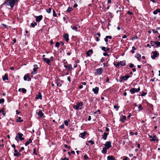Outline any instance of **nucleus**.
Masks as SVG:
<instances>
[{
    "instance_id": "1",
    "label": "nucleus",
    "mask_w": 160,
    "mask_h": 160,
    "mask_svg": "<svg viewBox=\"0 0 160 160\" xmlns=\"http://www.w3.org/2000/svg\"><path fill=\"white\" fill-rule=\"evenodd\" d=\"M18 0H5L2 4L3 5L10 6L12 8L15 4L17 3Z\"/></svg>"
},
{
    "instance_id": "2",
    "label": "nucleus",
    "mask_w": 160,
    "mask_h": 160,
    "mask_svg": "<svg viewBox=\"0 0 160 160\" xmlns=\"http://www.w3.org/2000/svg\"><path fill=\"white\" fill-rule=\"evenodd\" d=\"M23 134L21 133H18L15 137V140L18 142L19 140L21 141L24 139V138H23Z\"/></svg>"
},
{
    "instance_id": "3",
    "label": "nucleus",
    "mask_w": 160,
    "mask_h": 160,
    "mask_svg": "<svg viewBox=\"0 0 160 160\" xmlns=\"http://www.w3.org/2000/svg\"><path fill=\"white\" fill-rule=\"evenodd\" d=\"M53 57L52 56H51L49 59L45 58H43L42 59L43 61L46 62L49 66H50L51 65V61L53 60Z\"/></svg>"
},
{
    "instance_id": "4",
    "label": "nucleus",
    "mask_w": 160,
    "mask_h": 160,
    "mask_svg": "<svg viewBox=\"0 0 160 160\" xmlns=\"http://www.w3.org/2000/svg\"><path fill=\"white\" fill-rule=\"evenodd\" d=\"M83 105V104L82 102H80L78 103H77L76 105L73 107V108L76 110H78L79 108L81 109L82 108H79L80 107H82Z\"/></svg>"
},
{
    "instance_id": "5",
    "label": "nucleus",
    "mask_w": 160,
    "mask_h": 160,
    "mask_svg": "<svg viewBox=\"0 0 160 160\" xmlns=\"http://www.w3.org/2000/svg\"><path fill=\"white\" fill-rule=\"evenodd\" d=\"M152 53L153 54L151 56V58L153 59H155L156 57H158L159 55V53L156 51H153Z\"/></svg>"
},
{
    "instance_id": "6",
    "label": "nucleus",
    "mask_w": 160,
    "mask_h": 160,
    "mask_svg": "<svg viewBox=\"0 0 160 160\" xmlns=\"http://www.w3.org/2000/svg\"><path fill=\"white\" fill-rule=\"evenodd\" d=\"M140 90V88L139 87L137 89L135 88H132L130 90V92L132 94H134L136 92H139Z\"/></svg>"
},
{
    "instance_id": "7",
    "label": "nucleus",
    "mask_w": 160,
    "mask_h": 160,
    "mask_svg": "<svg viewBox=\"0 0 160 160\" xmlns=\"http://www.w3.org/2000/svg\"><path fill=\"white\" fill-rule=\"evenodd\" d=\"M104 146L106 148L108 149L112 147L111 142L110 141L107 142L104 144Z\"/></svg>"
},
{
    "instance_id": "8",
    "label": "nucleus",
    "mask_w": 160,
    "mask_h": 160,
    "mask_svg": "<svg viewBox=\"0 0 160 160\" xmlns=\"http://www.w3.org/2000/svg\"><path fill=\"white\" fill-rule=\"evenodd\" d=\"M103 69L102 68H100L96 69V73L97 74L101 75L102 73Z\"/></svg>"
},
{
    "instance_id": "9",
    "label": "nucleus",
    "mask_w": 160,
    "mask_h": 160,
    "mask_svg": "<svg viewBox=\"0 0 160 160\" xmlns=\"http://www.w3.org/2000/svg\"><path fill=\"white\" fill-rule=\"evenodd\" d=\"M42 16L41 15L38 16H35L36 21L37 22H39L42 18Z\"/></svg>"
},
{
    "instance_id": "10",
    "label": "nucleus",
    "mask_w": 160,
    "mask_h": 160,
    "mask_svg": "<svg viewBox=\"0 0 160 160\" xmlns=\"http://www.w3.org/2000/svg\"><path fill=\"white\" fill-rule=\"evenodd\" d=\"M33 66L34 67V68L33 69V72H32V73L33 74H35L37 73L36 70L38 68V67L37 65H34Z\"/></svg>"
},
{
    "instance_id": "11",
    "label": "nucleus",
    "mask_w": 160,
    "mask_h": 160,
    "mask_svg": "<svg viewBox=\"0 0 160 160\" xmlns=\"http://www.w3.org/2000/svg\"><path fill=\"white\" fill-rule=\"evenodd\" d=\"M35 98L36 99H40L41 100H42V96L41 93L40 92H38V94L37 95V96L35 97Z\"/></svg>"
},
{
    "instance_id": "12",
    "label": "nucleus",
    "mask_w": 160,
    "mask_h": 160,
    "mask_svg": "<svg viewBox=\"0 0 160 160\" xmlns=\"http://www.w3.org/2000/svg\"><path fill=\"white\" fill-rule=\"evenodd\" d=\"M86 131H84L83 132L79 134V136L84 139L86 137Z\"/></svg>"
},
{
    "instance_id": "13",
    "label": "nucleus",
    "mask_w": 160,
    "mask_h": 160,
    "mask_svg": "<svg viewBox=\"0 0 160 160\" xmlns=\"http://www.w3.org/2000/svg\"><path fill=\"white\" fill-rule=\"evenodd\" d=\"M64 38L65 39V41L66 42H68L69 40V35L68 34L65 33L63 35Z\"/></svg>"
},
{
    "instance_id": "14",
    "label": "nucleus",
    "mask_w": 160,
    "mask_h": 160,
    "mask_svg": "<svg viewBox=\"0 0 160 160\" xmlns=\"http://www.w3.org/2000/svg\"><path fill=\"white\" fill-rule=\"evenodd\" d=\"M158 140V138L156 135H153V138L150 139L151 141H155Z\"/></svg>"
},
{
    "instance_id": "15",
    "label": "nucleus",
    "mask_w": 160,
    "mask_h": 160,
    "mask_svg": "<svg viewBox=\"0 0 160 160\" xmlns=\"http://www.w3.org/2000/svg\"><path fill=\"white\" fill-rule=\"evenodd\" d=\"M37 111H37V113L38 114V115L41 117H42L44 115V114L42 113V110H39L38 112Z\"/></svg>"
},
{
    "instance_id": "16",
    "label": "nucleus",
    "mask_w": 160,
    "mask_h": 160,
    "mask_svg": "<svg viewBox=\"0 0 160 160\" xmlns=\"http://www.w3.org/2000/svg\"><path fill=\"white\" fill-rule=\"evenodd\" d=\"M108 134V133L104 132L103 133V135H102V138H103L104 140H106Z\"/></svg>"
},
{
    "instance_id": "17",
    "label": "nucleus",
    "mask_w": 160,
    "mask_h": 160,
    "mask_svg": "<svg viewBox=\"0 0 160 160\" xmlns=\"http://www.w3.org/2000/svg\"><path fill=\"white\" fill-rule=\"evenodd\" d=\"M93 53V51L92 49L89 50L86 52V55L88 56H90Z\"/></svg>"
},
{
    "instance_id": "18",
    "label": "nucleus",
    "mask_w": 160,
    "mask_h": 160,
    "mask_svg": "<svg viewBox=\"0 0 160 160\" xmlns=\"http://www.w3.org/2000/svg\"><path fill=\"white\" fill-rule=\"evenodd\" d=\"M92 90L95 94H97L98 93L99 88L98 87H96L94 88H93Z\"/></svg>"
},
{
    "instance_id": "19",
    "label": "nucleus",
    "mask_w": 160,
    "mask_h": 160,
    "mask_svg": "<svg viewBox=\"0 0 160 160\" xmlns=\"http://www.w3.org/2000/svg\"><path fill=\"white\" fill-rule=\"evenodd\" d=\"M129 77L130 76L128 75H126L125 76L121 77L120 78L121 79L126 81L127 80Z\"/></svg>"
},
{
    "instance_id": "20",
    "label": "nucleus",
    "mask_w": 160,
    "mask_h": 160,
    "mask_svg": "<svg viewBox=\"0 0 160 160\" xmlns=\"http://www.w3.org/2000/svg\"><path fill=\"white\" fill-rule=\"evenodd\" d=\"M108 160H116L115 158L114 157H113L112 156H108L107 157Z\"/></svg>"
},
{
    "instance_id": "21",
    "label": "nucleus",
    "mask_w": 160,
    "mask_h": 160,
    "mask_svg": "<svg viewBox=\"0 0 160 160\" xmlns=\"http://www.w3.org/2000/svg\"><path fill=\"white\" fill-rule=\"evenodd\" d=\"M119 62L120 63V65L121 66H124L126 65V61L125 60L120 61Z\"/></svg>"
},
{
    "instance_id": "22",
    "label": "nucleus",
    "mask_w": 160,
    "mask_h": 160,
    "mask_svg": "<svg viewBox=\"0 0 160 160\" xmlns=\"http://www.w3.org/2000/svg\"><path fill=\"white\" fill-rule=\"evenodd\" d=\"M2 79L4 81H5L6 80H8V76L7 74H5L4 76L2 77Z\"/></svg>"
},
{
    "instance_id": "23",
    "label": "nucleus",
    "mask_w": 160,
    "mask_h": 160,
    "mask_svg": "<svg viewBox=\"0 0 160 160\" xmlns=\"http://www.w3.org/2000/svg\"><path fill=\"white\" fill-rule=\"evenodd\" d=\"M126 117L125 116H123L122 117L120 118V121L121 122H123L126 119Z\"/></svg>"
},
{
    "instance_id": "24",
    "label": "nucleus",
    "mask_w": 160,
    "mask_h": 160,
    "mask_svg": "<svg viewBox=\"0 0 160 160\" xmlns=\"http://www.w3.org/2000/svg\"><path fill=\"white\" fill-rule=\"evenodd\" d=\"M108 149L105 147L103 148L102 152L103 154H106L107 152V150Z\"/></svg>"
},
{
    "instance_id": "25",
    "label": "nucleus",
    "mask_w": 160,
    "mask_h": 160,
    "mask_svg": "<svg viewBox=\"0 0 160 160\" xmlns=\"http://www.w3.org/2000/svg\"><path fill=\"white\" fill-rule=\"evenodd\" d=\"M135 57L137 58L139 61H140L141 57V55L140 54L137 53Z\"/></svg>"
},
{
    "instance_id": "26",
    "label": "nucleus",
    "mask_w": 160,
    "mask_h": 160,
    "mask_svg": "<svg viewBox=\"0 0 160 160\" xmlns=\"http://www.w3.org/2000/svg\"><path fill=\"white\" fill-rule=\"evenodd\" d=\"M72 66L71 64H69L68 65V68H67L68 70L70 71V70H72Z\"/></svg>"
},
{
    "instance_id": "27",
    "label": "nucleus",
    "mask_w": 160,
    "mask_h": 160,
    "mask_svg": "<svg viewBox=\"0 0 160 160\" xmlns=\"http://www.w3.org/2000/svg\"><path fill=\"white\" fill-rule=\"evenodd\" d=\"M71 28L73 30L75 31H77V28L76 27L72 25L71 26Z\"/></svg>"
},
{
    "instance_id": "28",
    "label": "nucleus",
    "mask_w": 160,
    "mask_h": 160,
    "mask_svg": "<svg viewBox=\"0 0 160 160\" xmlns=\"http://www.w3.org/2000/svg\"><path fill=\"white\" fill-rule=\"evenodd\" d=\"M28 78H29V76L28 74H27L25 75L23 78L24 80L25 81L28 80L27 79Z\"/></svg>"
},
{
    "instance_id": "29",
    "label": "nucleus",
    "mask_w": 160,
    "mask_h": 160,
    "mask_svg": "<svg viewBox=\"0 0 160 160\" xmlns=\"http://www.w3.org/2000/svg\"><path fill=\"white\" fill-rule=\"evenodd\" d=\"M154 43L156 45V46L158 47H160V42L156 41L154 42Z\"/></svg>"
},
{
    "instance_id": "30",
    "label": "nucleus",
    "mask_w": 160,
    "mask_h": 160,
    "mask_svg": "<svg viewBox=\"0 0 160 160\" xmlns=\"http://www.w3.org/2000/svg\"><path fill=\"white\" fill-rule=\"evenodd\" d=\"M37 23L36 22H34L33 23H31V25L32 27L33 28L35 26V25H37Z\"/></svg>"
},
{
    "instance_id": "31",
    "label": "nucleus",
    "mask_w": 160,
    "mask_h": 160,
    "mask_svg": "<svg viewBox=\"0 0 160 160\" xmlns=\"http://www.w3.org/2000/svg\"><path fill=\"white\" fill-rule=\"evenodd\" d=\"M21 155V153H19V152H17L16 153H14V155L15 157L18 156H20Z\"/></svg>"
},
{
    "instance_id": "32",
    "label": "nucleus",
    "mask_w": 160,
    "mask_h": 160,
    "mask_svg": "<svg viewBox=\"0 0 160 160\" xmlns=\"http://www.w3.org/2000/svg\"><path fill=\"white\" fill-rule=\"evenodd\" d=\"M72 8L69 7L67 10V11L68 12H70L72 11Z\"/></svg>"
},
{
    "instance_id": "33",
    "label": "nucleus",
    "mask_w": 160,
    "mask_h": 160,
    "mask_svg": "<svg viewBox=\"0 0 160 160\" xmlns=\"http://www.w3.org/2000/svg\"><path fill=\"white\" fill-rule=\"evenodd\" d=\"M21 117H18V119H17V122H22V120H21Z\"/></svg>"
},
{
    "instance_id": "34",
    "label": "nucleus",
    "mask_w": 160,
    "mask_h": 160,
    "mask_svg": "<svg viewBox=\"0 0 160 160\" xmlns=\"http://www.w3.org/2000/svg\"><path fill=\"white\" fill-rule=\"evenodd\" d=\"M53 15L54 17H56L57 16V14L56 13L55 11L54 10H53Z\"/></svg>"
},
{
    "instance_id": "35",
    "label": "nucleus",
    "mask_w": 160,
    "mask_h": 160,
    "mask_svg": "<svg viewBox=\"0 0 160 160\" xmlns=\"http://www.w3.org/2000/svg\"><path fill=\"white\" fill-rule=\"evenodd\" d=\"M60 44L59 42H56V43L55 46L57 48H58L59 47Z\"/></svg>"
},
{
    "instance_id": "36",
    "label": "nucleus",
    "mask_w": 160,
    "mask_h": 160,
    "mask_svg": "<svg viewBox=\"0 0 160 160\" xmlns=\"http://www.w3.org/2000/svg\"><path fill=\"white\" fill-rule=\"evenodd\" d=\"M142 106L141 105H140L138 107V110L139 111L142 109Z\"/></svg>"
},
{
    "instance_id": "37",
    "label": "nucleus",
    "mask_w": 160,
    "mask_h": 160,
    "mask_svg": "<svg viewBox=\"0 0 160 160\" xmlns=\"http://www.w3.org/2000/svg\"><path fill=\"white\" fill-rule=\"evenodd\" d=\"M119 108V106H118L117 105H115L114 106V108L116 109V110H118Z\"/></svg>"
},
{
    "instance_id": "38",
    "label": "nucleus",
    "mask_w": 160,
    "mask_h": 160,
    "mask_svg": "<svg viewBox=\"0 0 160 160\" xmlns=\"http://www.w3.org/2000/svg\"><path fill=\"white\" fill-rule=\"evenodd\" d=\"M46 12L49 13H50L51 12V8H49L48 10H46Z\"/></svg>"
},
{
    "instance_id": "39",
    "label": "nucleus",
    "mask_w": 160,
    "mask_h": 160,
    "mask_svg": "<svg viewBox=\"0 0 160 160\" xmlns=\"http://www.w3.org/2000/svg\"><path fill=\"white\" fill-rule=\"evenodd\" d=\"M22 91L23 93H25L26 92L27 90L25 89L22 88Z\"/></svg>"
},
{
    "instance_id": "40",
    "label": "nucleus",
    "mask_w": 160,
    "mask_h": 160,
    "mask_svg": "<svg viewBox=\"0 0 160 160\" xmlns=\"http://www.w3.org/2000/svg\"><path fill=\"white\" fill-rule=\"evenodd\" d=\"M101 49L102 50L104 51L105 52H106V48L105 47H102Z\"/></svg>"
},
{
    "instance_id": "41",
    "label": "nucleus",
    "mask_w": 160,
    "mask_h": 160,
    "mask_svg": "<svg viewBox=\"0 0 160 160\" xmlns=\"http://www.w3.org/2000/svg\"><path fill=\"white\" fill-rule=\"evenodd\" d=\"M88 142L89 143H90L91 145H93L94 143V141L92 140H90L88 141Z\"/></svg>"
},
{
    "instance_id": "42",
    "label": "nucleus",
    "mask_w": 160,
    "mask_h": 160,
    "mask_svg": "<svg viewBox=\"0 0 160 160\" xmlns=\"http://www.w3.org/2000/svg\"><path fill=\"white\" fill-rule=\"evenodd\" d=\"M84 158L85 160H87L88 158L87 155H85L84 156Z\"/></svg>"
},
{
    "instance_id": "43",
    "label": "nucleus",
    "mask_w": 160,
    "mask_h": 160,
    "mask_svg": "<svg viewBox=\"0 0 160 160\" xmlns=\"http://www.w3.org/2000/svg\"><path fill=\"white\" fill-rule=\"evenodd\" d=\"M68 122L67 121V120H65L64 121V123L65 125L68 126Z\"/></svg>"
},
{
    "instance_id": "44",
    "label": "nucleus",
    "mask_w": 160,
    "mask_h": 160,
    "mask_svg": "<svg viewBox=\"0 0 160 160\" xmlns=\"http://www.w3.org/2000/svg\"><path fill=\"white\" fill-rule=\"evenodd\" d=\"M114 65L116 67H119V66L120 65L119 62H118L116 64L114 63Z\"/></svg>"
},
{
    "instance_id": "45",
    "label": "nucleus",
    "mask_w": 160,
    "mask_h": 160,
    "mask_svg": "<svg viewBox=\"0 0 160 160\" xmlns=\"http://www.w3.org/2000/svg\"><path fill=\"white\" fill-rule=\"evenodd\" d=\"M4 99L3 98L0 99V103H2L4 102Z\"/></svg>"
},
{
    "instance_id": "46",
    "label": "nucleus",
    "mask_w": 160,
    "mask_h": 160,
    "mask_svg": "<svg viewBox=\"0 0 160 160\" xmlns=\"http://www.w3.org/2000/svg\"><path fill=\"white\" fill-rule=\"evenodd\" d=\"M147 94L145 92H142V93L141 94V96H145Z\"/></svg>"
},
{
    "instance_id": "47",
    "label": "nucleus",
    "mask_w": 160,
    "mask_h": 160,
    "mask_svg": "<svg viewBox=\"0 0 160 160\" xmlns=\"http://www.w3.org/2000/svg\"><path fill=\"white\" fill-rule=\"evenodd\" d=\"M2 25L3 28H7V26L5 24H2Z\"/></svg>"
},
{
    "instance_id": "48",
    "label": "nucleus",
    "mask_w": 160,
    "mask_h": 160,
    "mask_svg": "<svg viewBox=\"0 0 160 160\" xmlns=\"http://www.w3.org/2000/svg\"><path fill=\"white\" fill-rule=\"evenodd\" d=\"M152 31L153 32V33H158V32L157 30H155V29H152Z\"/></svg>"
},
{
    "instance_id": "49",
    "label": "nucleus",
    "mask_w": 160,
    "mask_h": 160,
    "mask_svg": "<svg viewBox=\"0 0 160 160\" xmlns=\"http://www.w3.org/2000/svg\"><path fill=\"white\" fill-rule=\"evenodd\" d=\"M128 13L129 15H132L133 14V13L132 12H130V11H128Z\"/></svg>"
},
{
    "instance_id": "50",
    "label": "nucleus",
    "mask_w": 160,
    "mask_h": 160,
    "mask_svg": "<svg viewBox=\"0 0 160 160\" xmlns=\"http://www.w3.org/2000/svg\"><path fill=\"white\" fill-rule=\"evenodd\" d=\"M37 151L36 150V149L35 148H34L33 150V153L35 155H37V153H36Z\"/></svg>"
},
{
    "instance_id": "51",
    "label": "nucleus",
    "mask_w": 160,
    "mask_h": 160,
    "mask_svg": "<svg viewBox=\"0 0 160 160\" xmlns=\"http://www.w3.org/2000/svg\"><path fill=\"white\" fill-rule=\"evenodd\" d=\"M158 10H155V11H154L153 12V13L155 14V15H156L158 13Z\"/></svg>"
},
{
    "instance_id": "52",
    "label": "nucleus",
    "mask_w": 160,
    "mask_h": 160,
    "mask_svg": "<svg viewBox=\"0 0 160 160\" xmlns=\"http://www.w3.org/2000/svg\"><path fill=\"white\" fill-rule=\"evenodd\" d=\"M61 159L62 160H69V159L66 157H65L64 158H62Z\"/></svg>"
},
{
    "instance_id": "53",
    "label": "nucleus",
    "mask_w": 160,
    "mask_h": 160,
    "mask_svg": "<svg viewBox=\"0 0 160 160\" xmlns=\"http://www.w3.org/2000/svg\"><path fill=\"white\" fill-rule=\"evenodd\" d=\"M134 65L133 64H131L129 65V67L131 68H133V67H134Z\"/></svg>"
},
{
    "instance_id": "54",
    "label": "nucleus",
    "mask_w": 160,
    "mask_h": 160,
    "mask_svg": "<svg viewBox=\"0 0 160 160\" xmlns=\"http://www.w3.org/2000/svg\"><path fill=\"white\" fill-rule=\"evenodd\" d=\"M30 143V142L28 141H27L26 142V143L25 144V145L26 146H27Z\"/></svg>"
},
{
    "instance_id": "55",
    "label": "nucleus",
    "mask_w": 160,
    "mask_h": 160,
    "mask_svg": "<svg viewBox=\"0 0 160 160\" xmlns=\"http://www.w3.org/2000/svg\"><path fill=\"white\" fill-rule=\"evenodd\" d=\"M106 37L107 38H109L110 39H111L112 38V37L111 36H106Z\"/></svg>"
},
{
    "instance_id": "56",
    "label": "nucleus",
    "mask_w": 160,
    "mask_h": 160,
    "mask_svg": "<svg viewBox=\"0 0 160 160\" xmlns=\"http://www.w3.org/2000/svg\"><path fill=\"white\" fill-rule=\"evenodd\" d=\"M138 38V37L137 36H134V37H133V38H132V40H133L134 39H137Z\"/></svg>"
},
{
    "instance_id": "57",
    "label": "nucleus",
    "mask_w": 160,
    "mask_h": 160,
    "mask_svg": "<svg viewBox=\"0 0 160 160\" xmlns=\"http://www.w3.org/2000/svg\"><path fill=\"white\" fill-rule=\"evenodd\" d=\"M60 128L61 129H63L64 128V124H62V125H61L60 126Z\"/></svg>"
},
{
    "instance_id": "58",
    "label": "nucleus",
    "mask_w": 160,
    "mask_h": 160,
    "mask_svg": "<svg viewBox=\"0 0 160 160\" xmlns=\"http://www.w3.org/2000/svg\"><path fill=\"white\" fill-rule=\"evenodd\" d=\"M100 62H103L104 61L103 58H102L100 60Z\"/></svg>"
},
{
    "instance_id": "59",
    "label": "nucleus",
    "mask_w": 160,
    "mask_h": 160,
    "mask_svg": "<svg viewBox=\"0 0 160 160\" xmlns=\"http://www.w3.org/2000/svg\"><path fill=\"white\" fill-rule=\"evenodd\" d=\"M99 41V39L98 37H96V41L97 42H98Z\"/></svg>"
},
{
    "instance_id": "60",
    "label": "nucleus",
    "mask_w": 160,
    "mask_h": 160,
    "mask_svg": "<svg viewBox=\"0 0 160 160\" xmlns=\"http://www.w3.org/2000/svg\"><path fill=\"white\" fill-rule=\"evenodd\" d=\"M127 38V36L125 35H124V36L122 37L123 38Z\"/></svg>"
},
{
    "instance_id": "61",
    "label": "nucleus",
    "mask_w": 160,
    "mask_h": 160,
    "mask_svg": "<svg viewBox=\"0 0 160 160\" xmlns=\"http://www.w3.org/2000/svg\"><path fill=\"white\" fill-rule=\"evenodd\" d=\"M128 159L129 160V159L127 157H126L123 160H128Z\"/></svg>"
},
{
    "instance_id": "62",
    "label": "nucleus",
    "mask_w": 160,
    "mask_h": 160,
    "mask_svg": "<svg viewBox=\"0 0 160 160\" xmlns=\"http://www.w3.org/2000/svg\"><path fill=\"white\" fill-rule=\"evenodd\" d=\"M109 129L108 128L106 127V128L105 129V131L107 132L109 131Z\"/></svg>"
},
{
    "instance_id": "63",
    "label": "nucleus",
    "mask_w": 160,
    "mask_h": 160,
    "mask_svg": "<svg viewBox=\"0 0 160 160\" xmlns=\"http://www.w3.org/2000/svg\"><path fill=\"white\" fill-rule=\"evenodd\" d=\"M104 40L106 42H107L108 41V38H107L106 37L105 38H104Z\"/></svg>"
},
{
    "instance_id": "64",
    "label": "nucleus",
    "mask_w": 160,
    "mask_h": 160,
    "mask_svg": "<svg viewBox=\"0 0 160 160\" xmlns=\"http://www.w3.org/2000/svg\"><path fill=\"white\" fill-rule=\"evenodd\" d=\"M67 79H68V81H69V82H70L71 81L70 78V77H68L67 78Z\"/></svg>"
}]
</instances>
